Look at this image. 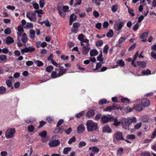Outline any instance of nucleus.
<instances>
[{
  "mask_svg": "<svg viewBox=\"0 0 156 156\" xmlns=\"http://www.w3.org/2000/svg\"><path fill=\"white\" fill-rule=\"evenodd\" d=\"M114 125L115 126H118L121 123L123 128L125 129H127L132 123H135L136 121V117H133L129 119L123 118L119 121H118L116 118H115L114 119Z\"/></svg>",
  "mask_w": 156,
  "mask_h": 156,
  "instance_id": "nucleus-1",
  "label": "nucleus"
},
{
  "mask_svg": "<svg viewBox=\"0 0 156 156\" xmlns=\"http://www.w3.org/2000/svg\"><path fill=\"white\" fill-rule=\"evenodd\" d=\"M87 130L88 132H93L96 131L98 129V125L97 123L92 120H88L86 123Z\"/></svg>",
  "mask_w": 156,
  "mask_h": 156,
  "instance_id": "nucleus-2",
  "label": "nucleus"
},
{
  "mask_svg": "<svg viewBox=\"0 0 156 156\" xmlns=\"http://www.w3.org/2000/svg\"><path fill=\"white\" fill-rule=\"evenodd\" d=\"M15 129L13 128H8L6 131L5 136L7 139L13 138L15 134Z\"/></svg>",
  "mask_w": 156,
  "mask_h": 156,
  "instance_id": "nucleus-3",
  "label": "nucleus"
},
{
  "mask_svg": "<svg viewBox=\"0 0 156 156\" xmlns=\"http://www.w3.org/2000/svg\"><path fill=\"white\" fill-rule=\"evenodd\" d=\"M36 14L34 12H27L26 16L31 21L35 22L37 20Z\"/></svg>",
  "mask_w": 156,
  "mask_h": 156,
  "instance_id": "nucleus-4",
  "label": "nucleus"
},
{
  "mask_svg": "<svg viewBox=\"0 0 156 156\" xmlns=\"http://www.w3.org/2000/svg\"><path fill=\"white\" fill-rule=\"evenodd\" d=\"M114 140H115L117 141H121L124 140L122 133L120 131H117L115 133L113 136Z\"/></svg>",
  "mask_w": 156,
  "mask_h": 156,
  "instance_id": "nucleus-5",
  "label": "nucleus"
},
{
  "mask_svg": "<svg viewBox=\"0 0 156 156\" xmlns=\"http://www.w3.org/2000/svg\"><path fill=\"white\" fill-rule=\"evenodd\" d=\"M124 25V24L123 22L120 21H115L114 27L116 30L119 31L121 30Z\"/></svg>",
  "mask_w": 156,
  "mask_h": 156,
  "instance_id": "nucleus-6",
  "label": "nucleus"
},
{
  "mask_svg": "<svg viewBox=\"0 0 156 156\" xmlns=\"http://www.w3.org/2000/svg\"><path fill=\"white\" fill-rule=\"evenodd\" d=\"M55 70L57 71L59 74L58 75L60 77L66 73L67 69H64V67L62 66H59V68L55 69Z\"/></svg>",
  "mask_w": 156,
  "mask_h": 156,
  "instance_id": "nucleus-7",
  "label": "nucleus"
},
{
  "mask_svg": "<svg viewBox=\"0 0 156 156\" xmlns=\"http://www.w3.org/2000/svg\"><path fill=\"white\" fill-rule=\"evenodd\" d=\"M35 50V48L33 46H29L28 47L25 48L23 49H22L21 50V52L22 54H23L24 53H27L28 52H32Z\"/></svg>",
  "mask_w": 156,
  "mask_h": 156,
  "instance_id": "nucleus-8",
  "label": "nucleus"
},
{
  "mask_svg": "<svg viewBox=\"0 0 156 156\" xmlns=\"http://www.w3.org/2000/svg\"><path fill=\"white\" fill-rule=\"evenodd\" d=\"M89 150H91L90 153V156H93L96 152L98 153L99 151V149L95 146L90 147Z\"/></svg>",
  "mask_w": 156,
  "mask_h": 156,
  "instance_id": "nucleus-9",
  "label": "nucleus"
},
{
  "mask_svg": "<svg viewBox=\"0 0 156 156\" xmlns=\"http://www.w3.org/2000/svg\"><path fill=\"white\" fill-rule=\"evenodd\" d=\"M118 109L117 105L116 104H114L104 109V111L105 112H110L116 109Z\"/></svg>",
  "mask_w": 156,
  "mask_h": 156,
  "instance_id": "nucleus-10",
  "label": "nucleus"
},
{
  "mask_svg": "<svg viewBox=\"0 0 156 156\" xmlns=\"http://www.w3.org/2000/svg\"><path fill=\"white\" fill-rule=\"evenodd\" d=\"M60 144L59 141L58 140H50L49 142V145L50 147H56Z\"/></svg>",
  "mask_w": 156,
  "mask_h": 156,
  "instance_id": "nucleus-11",
  "label": "nucleus"
},
{
  "mask_svg": "<svg viewBox=\"0 0 156 156\" xmlns=\"http://www.w3.org/2000/svg\"><path fill=\"white\" fill-rule=\"evenodd\" d=\"M66 129V127L65 126H61L58 128L54 130V132L55 133H62L65 131Z\"/></svg>",
  "mask_w": 156,
  "mask_h": 156,
  "instance_id": "nucleus-12",
  "label": "nucleus"
},
{
  "mask_svg": "<svg viewBox=\"0 0 156 156\" xmlns=\"http://www.w3.org/2000/svg\"><path fill=\"white\" fill-rule=\"evenodd\" d=\"M126 40V37H121L119 39L116 45L117 47H121V45L122 43L125 42Z\"/></svg>",
  "mask_w": 156,
  "mask_h": 156,
  "instance_id": "nucleus-13",
  "label": "nucleus"
},
{
  "mask_svg": "<svg viewBox=\"0 0 156 156\" xmlns=\"http://www.w3.org/2000/svg\"><path fill=\"white\" fill-rule=\"evenodd\" d=\"M102 131L103 133H110L112 130L110 127L107 125L103 126Z\"/></svg>",
  "mask_w": 156,
  "mask_h": 156,
  "instance_id": "nucleus-14",
  "label": "nucleus"
},
{
  "mask_svg": "<svg viewBox=\"0 0 156 156\" xmlns=\"http://www.w3.org/2000/svg\"><path fill=\"white\" fill-rule=\"evenodd\" d=\"M90 49L89 46H84L82 48V51L83 55L87 54Z\"/></svg>",
  "mask_w": 156,
  "mask_h": 156,
  "instance_id": "nucleus-15",
  "label": "nucleus"
},
{
  "mask_svg": "<svg viewBox=\"0 0 156 156\" xmlns=\"http://www.w3.org/2000/svg\"><path fill=\"white\" fill-rule=\"evenodd\" d=\"M141 104L144 107H147L150 105V101L147 98L143 99L141 101Z\"/></svg>",
  "mask_w": 156,
  "mask_h": 156,
  "instance_id": "nucleus-16",
  "label": "nucleus"
},
{
  "mask_svg": "<svg viewBox=\"0 0 156 156\" xmlns=\"http://www.w3.org/2000/svg\"><path fill=\"white\" fill-rule=\"evenodd\" d=\"M134 108L137 111H141L144 109V107L142 105L138 104L135 105Z\"/></svg>",
  "mask_w": 156,
  "mask_h": 156,
  "instance_id": "nucleus-17",
  "label": "nucleus"
},
{
  "mask_svg": "<svg viewBox=\"0 0 156 156\" xmlns=\"http://www.w3.org/2000/svg\"><path fill=\"white\" fill-rule=\"evenodd\" d=\"M113 119V118L112 117H108L106 116H104L102 118L101 120L103 123H106Z\"/></svg>",
  "mask_w": 156,
  "mask_h": 156,
  "instance_id": "nucleus-18",
  "label": "nucleus"
},
{
  "mask_svg": "<svg viewBox=\"0 0 156 156\" xmlns=\"http://www.w3.org/2000/svg\"><path fill=\"white\" fill-rule=\"evenodd\" d=\"M85 129V128L84 125L81 124L77 127V132L78 133H81L84 131Z\"/></svg>",
  "mask_w": 156,
  "mask_h": 156,
  "instance_id": "nucleus-19",
  "label": "nucleus"
},
{
  "mask_svg": "<svg viewBox=\"0 0 156 156\" xmlns=\"http://www.w3.org/2000/svg\"><path fill=\"white\" fill-rule=\"evenodd\" d=\"M17 30L18 32H17V34L18 37H20L22 35V34L23 32V29L22 27L21 26H19L17 28Z\"/></svg>",
  "mask_w": 156,
  "mask_h": 156,
  "instance_id": "nucleus-20",
  "label": "nucleus"
},
{
  "mask_svg": "<svg viewBox=\"0 0 156 156\" xmlns=\"http://www.w3.org/2000/svg\"><path fill=\"white\" fill-rule=\"evenodd\" d=\"M14 42L13 39L11 37L8 36L6 38V43L8 44H9Z\"/></svg>",
  "mask_w": 156,
  "mask_h": 156,
  "instance_id": "nucleus-21",
  "label": "nucleus"
},
{
  "mask_svg": "<svg viewBox=\"0 0 156 156\" xmlns=\"http://www.w3.org/2000/svg\"><path fill=\"white\" fill-rule=\"evenodd\" d=\"M98 52L96 49H93L90 51V54L91 56H95L98 55Z\"/></svg>",
  "mask_w": 156,
  "mask_h": 156,
  "instance_id": "nucleus-22",
  "label": "nucleus"
},
{
  "mask_svg": "<svg viewBox=\"0 0 156 156\" xmlns=\"http://www.w3.org/2000/svg\"><path fill=\"white\" fill-rule=\"evenodd\" d=\"M137 65L141 68H144L146 66V63L144 61H137Z\"/></svg>",
  "mask_w": 156,
  "mask_h": 156,
  "instance_id": "nucleus-23",
  "label": "nucleus"
},
{
  "mask_svg": "<svg viewBox=\"0 0 156 156\" xmlns=\"http://www.w3.org/2000/svg\"><path fill=\"white\" fill-rule=\"evenodd\" d=\"M30 37L32 40H34L35 38V31L33 30H30L29 31Z\"/></svg>",
  "mask_w": 156,
  "mask_h": 156,
  "instance_id": "nucleus-24",
  "label": "nucleus"
},
{
  "mask_svg": "<svg viewBox=\"0 0 156 156\" xmlns=\"http://www.w3.org/2000/svg\"><path fill=\"white\" fill-rule=\"evenodd\" d=\"M119 7V5L118 4L113 5L111 7V10L113 12H116Z\"/></svg>",
  "mask_w": 156,
  "mask_h": 156,
  "instance_id": "nucleus-25",
  "label": "nucleus"
},
{
  "mask_svg": "<svg viewBox=\"0 0 156 156\" xmlns=\"http://www.w3.org/2000/svg\"><path fill=\"white\" fill-rule=\"evenodd\" d=\"M27 38L26 33H23L22 36L21 41L23 43H26L27 41Z\"/></svg>",
  "mask_w": 156,
  "mask_h": 156,
  "instance_id": "nucleus-26",
  "label": "nucleus"
},
{
  "mask_svg": "<svg viewBox=\"0 0 156 156\" xmlns=\"http://www.w3.org/2000/svg\"><path fill=\"white\" fill-rule=\"evenodd\" d=\"M58 74L57 71H53L52 73L51 76L52 78H56L59 77V76L58 75Z\"/></svg>",
  "mask_w": 156,
  "mask_h": 156,
  "instance_id": "nucleus-27",
  "label": "nucleus"
},
{
  "mask_svg": "<svg viewBox=\"0 0 156 156\" xmlns=\"http://www.w3.org/2000/svg\"><path fill=\"white\" fill-rule=\"evenodd\" d=\"M94 114V111L93 110L91 109L89 110L87 112L86 114V116L88 117H90L93 116Z\"/></svg>",
  "mask_w": 156,
  "mask_h": 156,
  "instance_id": "nucleus-28",
  "label": "nucleus"
},
{
  "mask_svg": "<svg viewBox=\"0 0 156 156\" xmlns=\"http://www.w3.org/2000/svg\"><path fill=\"white\" fill-rule=\"evenodd\" d=\"M104 0H92L93 3L95 4L96 5L99 6L101 4L100 2L104 1Z\"/></svg>",
  "mask_w": 156,
  "mask_h": 156,
  "instance_id": "nucleus-29",
  "label": "nucleus"
},
{
  "mask_svg": "<svg viewBox=\"0 0 156 156\" xmlns=\"http://www.w3.org/2000/svg\"><path fill=\"white\" fill-rule=\"evenodd\" d=\"M71 150V148L70 147L65 148L63 150V153L64 154H67Z\"/></svg>",
  "mask_w": 156,
  "mask_h": 156,
  "instance_id": "nucleus-30",
  "label": "nucleus"
},
{
  "mask_svg": "<svg viewBox=\"0 0 156 156\" xmlns=\"http://www.w3.org/2000/svg\"><path fill=\"white\" fill-rule=\"evenodd\" d=\"M116 63L121 67H123L125 66V63L122 59L118 60Z\"/></svg>",
  "mask_w": 156,
  "mask_h": 156,
  "instance_id": "nucleus-31",
  "label": "nucleus"
},
{
  "mask_svg": "<svg viewBox=\"0 0 156 156\" xmlns=\"http://www.w3.org/2000/svg\"><path fill=\"white\" fill-rule=\"evenodd\" d=\"M142 73L144 75H148L151 74V71L149 69L144 70L142 71Z\"/></svg>",
  "mask_w": 156,
  "mask_h": 156,
  "instance_id": "nucleus-32",
  "label": "nucleus"
},
{
  "mask_svg": "<svg viewBox=\"0 0 156 156\" xmlns=\"http://www.w3.org/2000/svg\"><path fill=\"white\" fill-rule=\"evenodd\" d=\"M148 32H144L143 33L141 34L140 35V38L143 39L144 38H145L147 37V36L148 35Z\"/></svg>",
  "mask_w": 156,
  "mask_h": 156,
  "instance_id": "nucleus-33",
  "label": "nucleus"
},
{
  "mask_svg": "<svg viewBox=\"0 0 156 156\" xmlns=\"http://www.w3.org/2000/svg\"><path fill=\"white\" fill-rule=\"evenodd\" d=\"M114 34L113 31L112 30H110L107 34L106 35L108 37H112Z\"/></svg>",
  "mask_w": 156,
  "mask_h": 156,
  "instance_id": "nucleus-34",
  "label": "nucleus"
},
{
  "mask_svg": "<svg viewBox=\"0 0 156 156\" xmlns=\"http://www.w3.org/2000/svg\"><path fill=\"white\" fill-rule=\"evenodd\" d=\"M6 83L8 87H11V89H13V87L12 85V84L11 80H8L6 81Z\"/></svg>",
  "mask_w": 156,
  "mask_h": 156,
  "instance_id": "nucleus-35",
  "label": "nucleus"
},
{
  "mask_svg": "<svg viewBox=\"0 0 156 156\" xmlns=\"http://www.w3.org/2000/svg\"><path fill=\"white\" fill-rule=\"evenodd\" d=\"M84 114V111H83L80 112L78 113L75 115L76 117L77 118H80Z\"/></svg>",
  "mask_w": 156,
  "mask_h": 156,
  "instance_id": "nucleus-36",
  "label": "nucleus"
},
{
  "mask_svg": "<svg viewBox=\"0 0 156 156\" xmlns=\"http://www.w3.org/2000/svg\"><path fill=\"white\" fill-rule=\"evenodd\" d=\"M81 0H75V2L74 3V6L76 7L77 5H80L81 3Z\"/></svg>",
  "mask_w": 156,
  "mask_h": 156,
  "instance_id": "nucleus-37",
  "label": "nucleus"
},
{
  "mask_svg": "<svg viewBox=\"0 0 156 156\" xmlns=\"http://www.w3.org/2000/svg\"><path fill=\"white\" fill-rule=\"evenodd\" d=\"M47 135V132L45 131H43L41 132L38 135L42 137H45Z\"/></svg>",
  "mask_w": 156,
  "mask_h": 156,
  "instance_id": "nucleus-38",
  "label": "nucleus"
},
{
  "mask_svg": "<svg viewBox=\"0 0 156 156\" xmlns=\"http://www.w3.org/2000/svg\"><path fill=\"white\" fill-rule=\"evenodd\" d=\"M6 89L3 86L0 87V94H4L6 91Z\"/></svg>",
  "mask_w": 156,
  "mask_h": 156,
  "instance_id": "nucleus-39",
  "label": "nucleus"
},
{
  "mask_svg": "<svg viewBox=\"0 0 156 156\" xmlns=\"http://www.w3.org/2000/svg\"><path fill=\"white\" fill-rule=\"evenodd\" d=\"M149 119V117L147 115H144L142 117L141 120L143 122H147Z\"/></svg>",
  "mask_w": 156,
  "mask_h": 156,
  "instance_id": "nucleus-40",
  "label": "nucleus"
},
{
  "mask_svg": "<svg viewBox=\"0 0 156 156\" xmlns=\"http://www.w3.org/2000/svg\"><path fill=\"white\" fill-rule=\"evenodd\" d=\"M103 43L102 41L98 40L96 42L95 44L97 46L101 47Z\"/></svg>",
  "mask_w": 156,
  "mask_h": 156,
  "instance_id": "nucleus-41",
  "label": "nucleus"
},
{
  "mask_svg": "<svg viewBox=\"0 0 156 156\" xmlns=\"http://www.w3.org/2000/svg\"><path fill=\"white\" fill-rule=\"evenodd\" d=\"M121 101L122 103H128L129 102V100L127 98H121Z\"/></svg>",
  "mask_w": 156,
  "mask_h": 156,
  "instance_id": "nucleus-42",
  "label": "nucleus"
},
{
  "mask_svg": "<svg viewBox=\"0 0 156 156\" xmlns=\"http://www.w3.org/2000/svg\"><path fill=\"white\" fill-rule=\"evenodd\" d=\"M135 136L134 134L128 135L126 136V139L133 140L135 138Z\"/></svg>",
  "mask_w": 156,
  "mask_h": 156,
  "instance_id": "nucleus-43",
  "label": "nucleus"
},
{
  "mask_svg": "<svg viewBox=\"0 0 156 156\" xmlns=\"http://www.w3.org/2000/svg\"><path fill=\"white\" fill-rule=\"evenodd\" d=\"M11 32V29L10 27H8L4 31V33L6 34H9Z\"/></svg>",
  "mask_w": 156,
  "mask_h": 156,
  "instance_id": "nucleus-44",
  "label": "nucleus"
},
{
  "mask_svg": "<svg viewBox=\"0 0 156 156\" xmlns=\"http://www.w3.org/2000/svg\"><path fill=\"white\" fill-rule=\"evenodd\" d=\"M107 102V100L106 99H103L100 100L99 103L100 105H101L106 103Z\"/></svg>",
  "mask_w": 156,
  "mask_h": 156,
  "instance_id": "nucleus-45",
  "label": "nucleus"
},
{
  "mask_svg": "<svg viewBox=\"0 0 156 156\" xmlns=\"http://www.w3.org/2000/svg\"><path fill=\"white\" fill-rule=\"evenodd\" d=\"M34 63L37 65L38 66H42L43 65V63L41 61L39 60L35 61Z\"/></svg>",
  "mask_w": 156,
  "mask_h": 156,
  "instance_id": "nucleus-46",
  "label": "nucleus"
},
{
  "mask_svg": "<svg viewBox=\"0 0 156 156\" xmlns=\"http://www.w3.org/2000/svg\"><path fill=\"white\" fill-rule=\"evenodd\" d=\"M76 18V16L74 14H72L71 15L70 17V19L73 21H75Z\"/></svg>",
  "mask_w": 156,
  "mask_h": 156,
  "instance_id": "nucleus-47",
  "label": "nucleus"
},
{
  "mask_svg": "<svg viewBox=\"0 0 156 156\" xmlns=\"http://www.w3.org/2000/svg\"><path fill=\"white\" fill-rule=\"evenodd\" d=\"M53 69V67L52 66H49L47 67L46 69V71L50 73Z\"/></svg>",
  "mask_w": 156,
  "mask_h": 156,
  "instance_id": "nucleus-48",
  "label": "nucleus"
},
{
  "mask_svg": "<svg viewBox=\"0 0 156 156\" xmlns=\"http://www.w3.org/2000/svg\"><path fill=\"white\" fill-rule=\"evenodd\" d=\"M76 141V138L74 136H73L71 138L68 142V143L69 144H72L73 142H74Z\"/></svg>",
  "mask_w": 156,
  "mask_h": 156,
  "instance_id": "nucleus-49",
  "label": "nucleus"
},
{
  "mask_svg": "<svg viewBox=\"0 0 156 156\" xmlns=\"http://www.w3.org/2000/svg\"><path fill=\"white\" fill-rule=\"evenodd\" d=\"M90 141L93 142L97 143L98 141V139L95 137H92V138L90 139Z\"/></svg>",
  "mask_w": 156,
  "mask_h": 156,
  "instance_id": "nucleus-50",
  "label": "nucleus"
},
{
  "mask_svg": "<svg viewBox=\"0 0 156 156\" xmlns=\"http://www.w3.org/2000/svg\"><path fill=\"white\" fill-rule=\"evenodd\" d=\"M109 48L108 45V44L106 45L104 48L103 52L107 54L108 52V50Z\"/></svg>",
  "mask_w": 156,
  "mask_h": 156,
  "instance_id": "nucleus-51",
  "label": "nucleus"
},
{
  "mask_svg": "<svg viewBox=\"0 0 156 156\" xmlns=\"http://www.w3.org/2000/svg\"><path fill=\"white\" fill-rule=\"evenodd\" d=\"M42 23H44L45 25L47 27H50L51 26L49 21L48 20L43 21Z\"/></svg>",
  "mask_w": 156,
  "mask_h": 156,
  "instance_id": "nucleus-52",
  "label": "nucleus"
},
{
  "mask_svg": "<svg viewBox=\"0 0 156 156\" xmlns=\"http://www.w3.org/2000/svg\"><path fill=\"white\" fill-rule=\"evenodd\" d=\"M86 143L84 142H80L79 144L78 147L79 148H81L82 147H84L86 146Z\"/></svg>",
  "mask_w": 156,
  "mask_h": 156,
  "instance_id": "nucleus-53",
  "label": "nucleus"
},
{
  "mask_svg": "<svg viewBox=\"0 0 156 156\" xmlns=\"http://www.w3.org/2000/svg\"><path fill=\"white\" fill-rule=\"evenodd\" d=\"M7 58L6 56L5 55H0V59L2 61H4Z\"/></svg>",
  "mask_w": 156,
  "mask_h": 156,
  "instance_id": "nucleus-54",
  "label": "nucleus"
},
{
  "mask_svg": "<svg viewBox=\"0 0 156 156\" xmlns=\"http://www.w3.org/2000/svg\"><path fill=\"white\" fill-rule=\"evenodd\" d=\"M46 120L49 123H51L53 121V117L51 116H48L46 117Z\"/></svg>",
  "mask_w": 156,
  "mask_h": 156,
  "instance_id": "nucleus-55",
  "label": "nucleus"
},
{
  "mask_svg": "<svg viewBox=\"0 0 156 156\" xmlns=\"http://www.w3.org/2000/svg\"><path fill=\"white\" fill-rule=\"evenodd\" d=\"M39 3L40 7L42 8L44 7V0H40Z\"/></svg>",
  "mask_w": 156,
  "mask_h": 156,
  "instance_id": "nucleus-56",
  "label": "nucleus"
},
{
  "mask_svg": "<svg viewBox=\"0 0 156 156\" xmlns=\"http://www.w3.org/2000/svg\"><path fill=\"white\" fill-rule=\"evenodd\" d=\"M28 131L30 132H32L34 129V127L32 125H31L28 127Z\"/></svg>",
  "mask_w": 156,
  "mask_h": 156,
  "instance_id": "nucleus-57",
  "label": "nucleus"
},
{
  "mask_svg": "<svg viewBox=\"0 0 156 156\" xmlns=\"http://www.w3.org/2000/svg\"><path fill=\"white\" fill-rule=\"evenodd\" d=\"M102 64L100 62H98L96 65V68L93 69L94 70H97L101 66Z\"/></svg>",
  "mask_w": 156,
  "mask_h": 156,
  "instance_id": "nucleus-58",
  "label": "nucleus"
},
{
  "mask_svg": "<svg viewBox=\"0 0 156 156\" xmlns=\"http://www.w3.org/2000/svg\"><path fill=\"white\" fill-rule=\"evenodd\" d=\"M141 126V122L138 123L134 126V127L135 129H139Z\"/></svg>",
  "mask_w": 156,
  "mask_h": 156,
  "instance_id": "nucleus-59",
  "label": "nucleus"
},
{
  "mask_svg": "<svg viewBox=\"0 0 156 156\" xmlns=\"http://www.w3.org/2000/svg\"><path fill=\"white\" fill-rule=\"evenodd\" d=\"M34 12L36 14V13L38 14H43L44 13V12L42 10L40 9L34 11Z\"/></svg>",
  "mask_w": 156,
  "mask_h": 156,
  "instance_id": "nucleus-60",
  "label": "nucleus"
},
{
  "mask_svg": "<svg viewBox=\"0 0 156 156\" xmlns=\"http://www.w3.org/2000/svg\"><path fill=\"white\" fill-rule=\"evenodd\" d=\"M94 16L96 17H98L99 16V13L96 11L94 10L93 12Z\"/></svg>",
  "mask_w": 156,
  "mask_h": 156,
  "instance_id": "nucleus-61",
  "label": "nucleus"
},
{
  "mask_svg": "<svg viewBox=\"0 0 156 156\" xmlns=\"http://www.w3.org/2000/svg\"><path fill=\"white\" fill-rule=\"evenodd\" d=\"M46 124V122L43 121H42L40 122V125L38 126V128H40L42 127L43 126H44Z\"/></svg>",
  "mask_w": 156,
  "mask_h": 156,
  "instance_id": "nucleus-62",
  "label": "nucleus"
},
{
  "mask_svg": "<svg viewBox=\"0 0 156 156\" xmlns=\"http://www.w3.org/2000/svg\"><path fill=\"white\" fill-rule=\"evenodd\" d=\"M101 23H98L96 24L95 25V27L99 30H100L101 28Z\"/></svg>",
  "mask_w": 156,
  "mask_h": 156,
  "instance_id": "nucleus-63",
  "label": "nucleus"
},
{
  "mask_svg": "<svg viewBox=\"0 0 156 156\" xmlns=\"http://www.w3.org/2000/svg\"><path fill=\"white\" fill-rule=\"evenodd\" d=\"M156 137V128L155 129L154 132L152 133L151 137L152 139H154Z\"/></svg>",
  "mask_w": 156,
  "mask_h": 156,
  "instance_id": "nucleus-64",
  "label": "nucleus"
}]
</instances>
